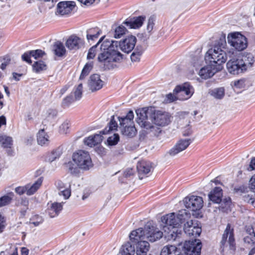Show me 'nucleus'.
Wrapping results in <instances>:
<instances>
[{"label": "nucleus", "instance_id": "1", "mask_svg": "<svg viewBox=\"0 0 255 255\" xmlns=\"http://www.w3.org/2000/svg\"><path fill=\"white\" fill-rule=\"evenodd\" d=\"M136 42V38L133 35L128 36L120 41L105 40L101 44L98 61L106 69H113L123 58V54L119 51V49L128 53L133 49Z\"/></svg>", "mask_w": 255, "mask_h": 255}, {"label": "nucleus", "instance_id": "2", "mask_svg": "<svg viewBox=\"0 0 255 255\" xmlns=\"http://www.w3.org/2000/svg\"><path fill=\"white\" fill-rule=\"evenodd\" d=\"M137 124L154 134L158 132L159 127L168 126L171 122V117L166 112L156 110L153 108H143L136 111Z\"/></svg>", "mask_w": 255, "mask_h": 255}, {"label": "nucleus", "instance_id": "3", "mask_svg": "<svg viewBox=\"0 0 255 255\" xmlns=\"http://www.w3.org/2000/svg\"><path fill=\"white\" fill-rule=\"evenodd\" d=\"M233 55L234 50L229 49L225 43L208 50L205 54V60L214 66H219L220 70H221L223 67L222 65L227 61L228 57H231Z\"/></svg>", "mask_w": 255, "mask_h": 255}, {"label": "nucleus", "instance_id": "4", "mask_svg": "<svg viewBox=\"0 0 255 255\" xmlns=\"http://www.w3.org/2000/svg\"><path fill=\"white\" fill-rule=\"evenodd\" d=\"M72 159L76 166L70 165L68 169L72 174H78L79 170L88 171L93 168L94 165L90 153L85 150L75 151L72 154Z\"/></svg>", "mask_w": 255, "mask_h": 255}, {"label": "nucleus", "instance_id": "5", "mask_svg": "<svg viewBox=\"0 0 255 255\" xmlns=\"http://www.w3.org/2000/svg\"><path fill=\"white\" fill-rule=\"evenodd\" d=\"M190 216V213L185 210H181L177 214L174 213H170L163 216L161 221L163 225V230L165 233L169 228L179 227Z\"/></svg>", "mask_w": 255, "mask_h": 255}, {"label": "nucleus", "instance_id": "6", "mask_svg": "<svg viewBox=\"0 0 255 255\" xmlns=\"http://www.w3.org/2000/svg\"><path fill=\"white\" fill-rule=\"evenodd\" d=\"M134 114L132 111H129L125 117L119 118L120 129L123 135L128 137H132L137 133L133 119Z\"/></svg>", "mask_w": 255, "mask_h": 255}, {"label": "nucleus", "instance_id": "7", "mask_svg": "<svg viewBox=\"0 0 255 255\" xmlns=\"http://www.w3.org/2000/svg\"><path fill=\"white\" fill-rule=\"evenodd\" d=\"M227 42L231 47L230 49L234 50V55L235 51L241 52L246 49L248 46L247 38L238 32H234L228 34Z\"/></svg>", "mask_w": 255, "mask_h": 255}, {"label": "nucleus", "instance_id": "8", "mask_svg": "<svg viewBox=\"0 0 255 255\" xmlns=\"http://www.w3.org/2000/svg\"><path fill=\"white\" fill-rule=\"evenodd\" d=\"M221 246L223 250L233 252L236 249V244L233 234V229L228 224L223 235Z\"/></svg>", "mask_w": 255, "mask_h": 255}, {"label": "nucleus", "instance_id": "9", "mask_svg": "<svg viewBox=\"0 0 255 255\" xmlns=\"http://www.w3.org/2000/svg\"><path fill=\"white\" fill-rule=\"evenodd\" d=\"M194 92L193 87L188 83L177 86L174 90V93L177 95L179 100L184 101L189 99Z\"/></svg>", "mask_w": 255, "mask_h": 255}, {"label": "nucleus", "instance_id": "10", "mask_svg": "<svg viewBox=\"0 0 255 255\" xmlns=\"http://www.w3.org/2000/svg\"><path fill=\"white\" fill-rule=\"evenodd\" d=\"M201 248V242L196 239L186 241L183 246L184 251L187 255H200Z\"/></svg>", "mask_w": 255, "mask_h": 255}, {"label": "nucleus", "instance_id": "11", "mask_svg": "<svg viewBox=\"0 0 255 255\" xmlns=\"http://www.w3.org/2000/svg\"><path fill=\"white\" fill-rule=\"evenodd\" d=\"M184 204L186 208L193 211L199 210L203 206V201L201 197L197 196H188L184 198Z\"/></svg>", "mask_w": 255, "mask_h": 255}, {"label": "nucleus", "instance_id": "12", "mask_svg": "<svg viewBox=\"0 0 255 255\" xmlns=\"http://www.w3.org/2000/svg\"><path fill=\"white\" fill-rule=\"evenodd\" d=\"M242 62L239 59H231L226 64L228 71L232 74L238 75L244 72L245 67L242 66Z\"/></svg>", "mask_w": 255, "mask_h": 255}, {"label": "nucleus", "instance_id": "13", "mask_svg": "<svg viewBox=\"0 0 255 255\" xmlns=\"http://www.w3.org/2000/svg\"><path fill=\"white\" fill-rule=\"evenodd\" d=\"M184 232L189 236L198 237L201 233V228L196 220L187 221L184 225Z\"/></svg>", "mask_w": 255, "mask_h": 255}, {"label": "nucleus", "instance_id": "14", "mask_svg": "<svg viewBox=\"0 0 255 255\" xmlns=\"http://www.w3.org/2000/svg\"><path fill=\"white\" fill-rule=\"evenodd\" d=\"M75 6V2L73 1H62L57 5L55 14L57 15H64L70 13Z\"/></svg>", "mask_w": 255, "mask_h": 255}, {"label": "nucleus", "instance_id": "15", "mask_svg": "<svg viewBox=\"0 0 255 255\" xmlns=\"http://www.w3.org/2000/svg\"><path fill=\"white\" fill-rule=\"evenodd\" d=\"M145 228L146 239L151 242H154L159 240L163 236V233L153 226L147 225Z\"/></svg>", "mask_w": 255, "mask_h": 255}, {"label": "nucleus", "instance_id": "16", "mask_svg": "<svg viewBox=\"0 0 255 255\" xmlns=\"http://www.w3.org/2000/svg\"><path fill=\"white\" fill-rule=\"evenodd\" d=\"M220 70L219 66L216 67L208 63V65L200 69L198 74L201 79L206 80L211 78L216 73Z\"/></svg>", "mask_w": 255, "mask_h": 255}, {"label": "nucleus", "instance_id": "17", "mask_svg": "<svg viewBox=\"0 0 255 255\" xmlns=\"http://www.w3.org/2000/svg\"><path fill=\"white\" fill-rule=\"evenodd\" d=\"M55 186L60 196H62L64 199H68L71 196V184L70 183H64L61 180L55 182Z\"/></svg>", "mask_w": 255, "mask_h": 255}, {"label": "nucleus", "instance_id": "18", "mask_svg": "<svg viewBox=\"0 0 255 255\" xmlns=\"http://www.w3.org/2000/svg\"><path fill=\"white\" fill-rule=\"evenodd\" d=\"M84 44V40L76 35L69 36L66 42V45L70 50L78 49L83 46Z\"/></svg>", "mask_w": 255, "mask_h": 255}, {"label": "nucleus", "instance_id": "19", "mask_svg": "<svg viewBox=\"0 0 255 255\" xmlns=\"http://www.w3.org/2000/svg\"><path fill=\"white\" fill-rule=\"evenodd\" d=\"M104 82L101 79L98 74H93L90 76L88 82L89 89L92 92L98 91L102 88Z\"/></svg>", "mask_w": 255, "mask_h": 255}, {"label": "nucleus", "instance_id": "20", "mask_svg": "<svg viewBox=\"0 0 255 255\" xmlns=\"http://www.w3.org/2000/svg\"><path fill=\"white\" fill-rule=\"evenodd\" d=\"M191 143L190 139H181L179 140L177 143L169 151V154L174 156L180 152L185 150Z\"/></svg>", "mask_w": 255, "mask_h": 255}, {"label": "nucleus", "instance_id": "21", "mask_svg": "<svg viewBox=\"0 0 255 255\" xmlns=\"http://www.w3.org/2000/svg\"><path fill=\"white\" fill-rule=\"evenodd\" d=\"M103 135L101 131L99 133L90 135L84 139V144L90 147L100 144L103 139Z\"/></svg>", "mask_w": 255, "mask_h": 255}, {"label": "nucleus", "instance_id": "22", "mask_svg": "<svg viewBox=\"0 0 255 255\" xmlns=\"http://www.w3.org/2000/svg\"><path fill=\"white\" fill-rule=\"evenodd\" d=\"M129 238L131 242L135 244L138 242L144 241V240L146 239L145 228L144 229L138 228L132 231L129 235Z\"/></svg>", "mask_w": 255, "mask_h": 255}, {"label": "nucleus", "instance_id": "23", "mask_svg": "<svg viewBox=\"0 0 255 255\" xmlns=\"http://www.w3.org/2000/svg\"><path fill=\"white\" fill-rule=\"evenodd\" d=\"M46 210L51 218H54L58 215L63 209L62 203L53 202L49 203Z\"/></svg>", "mask_w": 255, "mask_h": 255}, {"label": "nucleus", "instance_id": "24", "mask_svg": "<svg viewBox=\"0 0 255 255\" xmlns=\"http://www.w3.org/2000/svg\"><path fill=\"white\" fill-rule=\"evenodd\" d=\"M160 255H182V254L180 249L176 246L167 245L162 248Z\"/></svg>", "mask_w": 255, "mask_h": 255}, {"label": "nucleus", "instance_id": "25", "mask_svg": "<svg viewBox=\"0 0 255 255\" xmlns=\"http://www.w3.org/2000/svg\"><path fill=\"white\" fill-rule=\"evenodd\" d=\"M101 30L98 27H91L86 31V37L89 43H91L97 39L101 34Z\"/></svg>", "mask_w": 255, "mask_h": 255}, {"label": "nucleus", "instance_id": "26", "mask_svg": "<svg viewBox=\"0 0 255 255\" xmlns=\"http://www.w3.org/2000/svg\"><path fill=\"white\" fill-rule=\"evenodd\" d=\"M150 246L147 241L138 242L135 245V252L137 255H146Z\"/></svg>", "mask_w": 255, "mask_h": 255}, {"label": "nucleus", "instance_id": "27", "mask_svg": "<svg viewBox=\"0 0 255 255\" xmlns=\"http://www.w3.org/2000/svg\"><path fill=\"white\" fill-rule=\"evenodd\" d=\"M164 236L168 240L175 241L177 238L179 237L181 234L182 231L178 227L169 228V230L167 229L165 233L164 232Z\"/></svg>", "mask_w": 255, "mask_h": 255}, {"label": "nucleus", "instance_id": "28", "mask_svg": "<svg viewBox=\"0 0 255 255\" xmlns=\"http://www.w3.org/2000/svg\"><path fill=\"white\" fill-rule=\"evenodd\" d=\"M222 196V189L220 187L215 188L209 194L210 200L215 203H220Z\"/></svg>", "mask_w": 255, "mask_h": 255}, {"label": "nucleus", "instance_id": "29", "mask_svg": "<svg viewBox=\"0 0 255 255\" xmlns=\"http://www.w3.org/2000/svg\"><path fill=\"white\" fill-rule=\"evenodd\" d=\"M105 36L102 37L98 43L94 46H92L89 50L88 54H87V59H93L95 57V56L98 54V57H99V55L101 52V44L100 46V43L103 41Z\"/></svg>", "mask_w": 255, "mask_h": 255}, {"label": "nucleus", "instance_id": "30", "mask_svg": "<svg viewBox=\"0 0 255 255\" xmlns=\"http://www.w3.org/2000/svg\"><path fill=\"white\" fill-rule=\"evenodd\" d=\"M144 20V16H139L133 18L130 21H126L125 23L131 28L136 29L141 26Z\"/></svg>", "mask_w": 255, "mask_h": 255}, {"label": "nucleus", "instance_id": "31", "mask_svg": "<svg viewBox=\"0 0 255 255\" xmlns=\"http://www.w3.org/2000/svg\"><path fill=\"white\" fill-rule=\"evenodd\" d=\"M139 174H146L151 170V165L149 162L141 161L138 162L136 166Z\"/></svg>", "mask_w": 255, "mask_h": 255}, {"label": "nucleus", "instance_id": "32", "mask_svg": "<svg viewBox=\"0 0 255 255\" xmlns=\"http://www.w3.org/2000/svg\"><path fill=\"white\" fill-rule=\"evenodd\" d=\"M42 181V178H39L32 185H26V194L28 196H30L34 194L41 186Z\"/></svg>", "mask_w": 255, "mask_h": 255}, {"label": "nucleus", "instance_id": "33", "mask_svg": "<svg viewBox=\"0 0 255 255\" xmlns=\"http://www.w3.org/2000/svg\"><path fill=\"white\" fill-rule=\"evenodd\" d=\"M242 62V66L245 67V71L252 67L254 62V57L251 53H247L244 55L242 59H239Z\"/></svg>", "mask_w": 255, "mask_h": 255}, {"label": "nucleus", "instance_id": "34", "mask_svg": "<svg viewBox=\"0 0 255 255\" xmlns=\"http://www.w3.org/2000/svg\"><path fill=\"white\" fill-rule=\"evenodd\" d=\"M37 140L38 144L41 145H46L49 143V137L44 129H40L37 135Z\"/></svg>", "mask_w": 255, "mask_h": 255}, {"label": "nucleus", "instance_id": "35", "mask_svg": "<svg viewBox=\"0 0 255 255\" xmlns=\"http://www.w3.org/2000/svg\"><path fill=\"white\" fill-rule=\"evenodd\" d=\"M244 244L246 248L250 250L248 255H253L255 254V241L251 237L246 236L244 239Z\"/></svg>", "mask_w": 255, "mask_h": 255}, {"label": "nucleus", "instance_id": "36", "mask_svg": "<svg viewBox=\"0 0 255 255\" xmlns=\"http://www.w3.org/2000/svg\"><path fill=\"white\" fill-rule=\"evenodd\" d=\"M135 248L129 242H127L123 245L121 249V255H134Z\"/></svg>", "mask_w": 255, "mask_h": 255}, {"label": "nucleus", "instance_id": "37", "mask_svg": "<svg viewBox=\"0 0 255 255\" xmlns=\"http://www.w3.org/2000/svg\"><path fill=\"white\" fill-rule=\"evenodd\" d=\"M209 94L216 99H222L225 96V89L220 87L211 90L209 92Z\"/></svg>", "mask_w": 255, "mask_h": 255}, {"label": "nucleus", "instance_id": "38", "mask_svg": "<svg viewBox=\"0 0 255 255\" xmlns=\"http://www.w3.org/2000/svg\"><path fill=\"white\" fill-rule=\"evenodd\" d=\"M53 51L56 55L62 56L66 52L64 45L60 42H56L53 45Z\"/></svg>", "mask_w": 255, "mask_h": 255}, {"label": "nucleus", "instance_id": "39", "mask_svg": "<svg viewBox=\"0 0 255 255\" xmlns=\"http://www.w3.org/2000/svg\"><path fill=\"white\" fill-rule=\"evenodd\" d=\"M0 144L5 148H10L12 145V138L5 135L0 134Z\"/></svg>", "mask_w": 255, "mask_h": 255}, {"label": "nucleus", "instance_id": "40", "mask_svg": "<svg viewBox=\"0 0 255 255\" xmlns=\"http://www.w3.org/2000/svg\"><path fill=\"white\" fill-rule=\"evenodd\" d=\"M117 128L118 124L114 120V117L113 116L109 124L108 127L106 128L103 130L101 131V132H102V134H106L110 131L117 130Z\"/></svg>", "mask_w": 255, "mask_h": 255}, {"label": "nucleus", "instance_id": "41", "mask_svg": "<svg viewBox=\"0 0 255 255\" xmlns=\"http://www.w3.org/2000/svg\"><path fill=\"white\" fill-rule=\"evenodd\" d=\"M127 31V30L124 26L119 25L115 29L113 36L115 38H120L125 35Z\"/></svg>", "mask_w": 255, "mask_h": 255}, {"label": "nucleus", "instance_id": "42", "mask_svg": "<svg viewBox=\"0 0 255 255\" xmlns=\"http://www.w3.org/2000/svg\"><path fill=\"white\" fill-rule=\"evenodd\" d=\"M13 196V193L11 192L0 198V207L9 204L11 202Z\"/></svg>", "mask_w": 255, "mask_h": 255}, {"label": "nucleus", "instance_id": "43", "mask_svg": "<svg viewBox=\"0 0 255 255\" xmlns=\"http://www.w3.org/2000/svg\"><path fill=\"white\" fill-rule=\"evenodd\" d=\"M93 67V62H87L85 66L84 67L81 75L80 76V79H83L85 76H87L91 70L92 69Z\"/></svg>", "mask_w": 255, "mask_h": 255}, {"label": "nucleus", "instance_id": "44", "mask_svg": "<svg viewBox=\"0 0 255 255\" xmlns=\"http://www.w3.org/2000/svg\"><path fill=\"white\" fill-rule=\"evenodd\" d=\"M221 205L220 206L223 211L226 212L230 209L231 206V200L230 197H226L223 200H221L220 203Z\"/></svg>", "mask_w": 255, "mask_h": 255}, {"label": "nucleus", "instance_id": "45", "mask_svg": "<svg viewBox=\"0 0 255 255\" xmlns=\"http://www.w3.org/2000/svg\"><path fill=\"white\" fill-rule=\"evenodd\" d=\"M43 222V219L40 216L35 215L32 216L29 220L30 225H32L34 227H37L41 225Z\"/></svg>", "mask_w": 255, "mask_h": 255}, {"label": "nucleus", "instance_id": "46", "mask_svg": "<svg viewBox=\"0 0 255 255\" xmlns=\"http://www.w3.org/2000/svg\"><path fill=\"white\" fill-rule=\"evenodd\" d=\"M70 122L69 120L64 121L59 126V132L62 134L67 133L70 130Z\"/></svg>", "mask_w": 255, "mask_h": 255}, {"label": "nucleus", "instance_id": "47", "mask_svg": "<svg viewBox=\"0 0 255 255\" xmlns=\"http://www.w3.org/2000/svg\"><path fill=\"white\" fill-rule=\"evenodd\" d=\"M245 80L241 79L238 80H235L232 83V86L235 90H240L244 88L246 86Z\"/></svg>", "mask_w": 255, "mask_h": 255}, {"label": "nucleus", "instance_id": "48", "mask_svg": "<svg viewBox=\"0 0 255 255\" xmlns=\"http://www.w3.org/2000/svg\"><path fill=\"white\" fill-rule=\"evenodd\" d=\"M46 65L42 61L35 62L33 65V69L36 72H39L46 69Z\"/></svg>", "mask_w": 255, "mask_h": 255}, {"label": "nucleus", "instance_id": "49", "mask_svg": "<svg viewBox=\"0 0 255 255\" xmlns=\"http://www.w3.org/2000/svg\"><path fill=\"white\" fill-rule=\"evenodd\" d=\"M143 50H138L135 49L132 53L130 55V58L132 62H139L140 59V57L142 54Z\"/></svg>", "mask_w": 255, "mask_h": 255}, {"label": "nucleus", "instance_id": "50", "mask_svg": "<svg viewBox=\"0 0 255 255\" xmlns=\"http://www.w3.org/2000/svg\"><path fill=\"white\" fill-rule=\"evenodd\" d=\"M82 90L83 85L82 83H80L77 87L75 88L73 91V93L75 100H78L82 97Z\"/></svg>", "mask_w": 255, "mask_h": 255}, {"label": "nucleus", "instance_id": "51", "mask_svg": "<svg viewBox=\"0 0 255 255\" xmlns=\"http://www.w3.org/2000/svg\"><path fill=\"white\" fill-rule=\"evenodd\" d=\"M119 139L120 137L119 134L115 133L108 138L107 143L110 146L115 145L118 143Z\"/></svg>", "mask_w": 255, "mask_h": 255}, {"label": "nucleus", "instance_id": "52", "mask_svg": "<svg viewBox=\"0 0 255 255\" xmlns=\"http://www.w3.org/2000/svg\"><path fill=\"white\" fill-rule=\"evenodd\" d=\"M203 63V59L200 57H195L191 61V64L193 67H194L195 69L198 68L199 66H200Z\"/></svg>", "mask_w": 255, "mask_h": 255}, {"label": "nucleus", "instance_id": "53", "mask_svg": "<svg viewBox=\"0 0 255 255\" xmlns=\"http://www.w3.org/2000/svg\"><path fill=\"white\" fill-rule=\"evenodd\" d=\"M30 54L31 57L36 59L42 57L45 55V52L41 50L37 49L35 50L30 51Z\"/></svg>", "mask_w": 255, "mask_h": 255}, {"label": "nucleus", "instance_id": "54", "mask_svg": "<svg viewBox=\"0 0 255 255\" xmlns=\"http://www.w3.org/2000/svg\"><path fill=\"white\" fill-rule=\"evenodd\" d=\"M75 101V98H73L71 96H67L63 99L62 105L64 107H68Z\"/></svg>", "mask_w": 255, "mask_h": 255}, {"label": "nucleus", "instance_id": "55", "mask_svg": "<svg viewBox=\"0 0 255 255\" xmlns=\"http://www.w3.org/2000/svg\"><path fill=\"white\" fill-rule=\"evenodd\" d=\"M15 192L18 194V195H22L24 193H26L27 192V187L26 185L24 186H19L15 189Z\"/></svg>", "mask_w": 255, "mask_h": 255}, {"label": "nucleus", "instance_id": "56", "mask_svg": "<svg viewBox=\"0 0 255 255\" xmlns=\"http://www.w3.org/2000/svg\"><path fill=\"white\" fill-rule=\"evenodd\" d=\"M247 232L249 235L255 238V224L247 227Z\"/></svg>", "mask_w": 255, "mask_h": 255}, {"label": "nucleus", "instance_id": "57", "mask_svg": "<svg viewBox=\"0 0 255 255\" xmlns=\"http://www.w3.org/2000/svg\"><path fill=\"white\" fill-rule=\"evenodd\" d=\"M176 100H178L177 95L175 94L174 93L173 94L170 93L166 96V100L167 102H172Z\"/></svg>", "mask_w": 255, "mask_h": 255}, {"label": "nucleus", "instance_id": "58", "mask_svg": "<svg viewBox=\"0 0 255 255\" xmlns=\"http://www.w3.org/2000/svg\"><path fill=\"white\" fill-rule=\"evenodd\" d=\"M249 188L251 191L255 192V174L250 180Z\"/></svg>", "mask_w": 255, "mask_h": 255}, {"label": "nucleus", "instance_id": "59", "mask_svg": "<svg viewBox=\"0 0 255 255\" xmlns=\"http://www.w3.org/2000/svg\"><path fill=\"white\" fill-rule=\"evenodd\" d=\"M30 51L29 52H26V53H24L22 55V59L23 61H24L25 62H26L27 63H29V64H31V60H30Z\"/></svg>", "mask_w": 255, "mask_h": 255}, {"label": "nucleus", "instance_id": "60", "mask_svg": "<svg viewBox=\"0 0 255 255\" xmlns=\"http://www.w3.org/2000/svg\"><path fill=\"white\" fill-rule=\"evenodd\" d=\"M61 155L60 152L59 151L55 150L51 152L50 157L49 158V160L51 161H54L57 158H58Z\"/></svg>", "mask_w": 255, "mask_h": 255}, {"label": "nucleus", "instance_id": "61", "mask_svg": "<svg viewBox=\"0 0 255 255\" xmlns=\"http://www.w3.org/2000/svg\"><path fill=\"white\" fill-rule=\"evenodd\" d=\"M154 19L152 17H150L148 20L146 29L148 32H150L153 27Z\"/></svg>", "mask_w": 255, "mask_h": 255}, {"label": "nucleus", "instance_id": "62", "mask_svg": "<svg viewBox=\"0 0 255 255\" xmlns=\"http://www.w3.org/2000/svg\"><path fill=\"white\" fill-rule=\"evenodd\" d=\"M5 219L4 216L0 214V232H2V230L5 227Z\"/></svg>", "mask_w": 255, "mask_h": 255}, {"label": "nucleus", "instance_id": "63", "mask_svg": "<svg viewBox=\"0 0 255 255\" xmlns=\"http://www.w3.org/2000/svg\"><path fill=\"white\" fill-rule=\"evenodd\" d=\"M247 169L249 171L255 170V157L252 159L249 166L247 167Z\"/></svg>", "mask_w": 255, "mask_h": 255}, {"label": "nucleus", "instance_id": "64", "mask_svg": "<svg viewBox=\"0 0 255 255\" xmlns=\"http://www.w3.org/2000/svg\"><path fill=\"white\" fill-rule=\"evenodd\" d=\"M133 170L132 168H128L124 172V176L126 177H129L130 176L133 175Z\"/></svg>", "mask_w": 255, "mask_h": 255}]
</instances>
